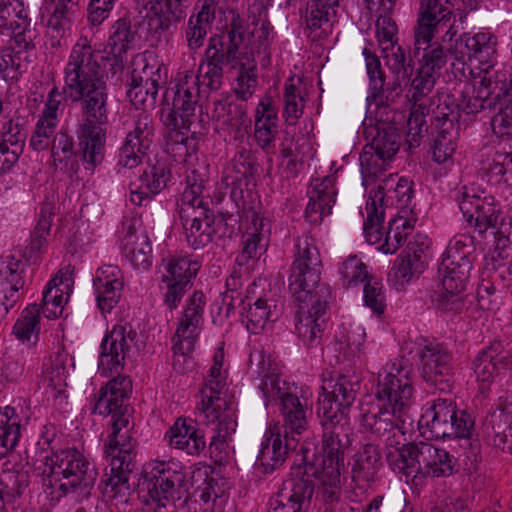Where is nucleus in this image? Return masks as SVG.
<instances>
[{"label":"nucleus","instance_id":"6","mask_svg":"<svg viewBox=\"0 0 512 512\" xmlns=\"http://www.w3.org/2000/svg\"><path fill=\"white\" fill-rule=\"evenodd\" d=\"M236 81L235 93L240 101L222 97L213 102L212 109L215 131L228 142H242L249 134L251 119L244 102L252 96L258 85L256 66H241Z\"/></svg>","mask_w":512,"mask_h":512},{"label":"nucleus","instance_id":"2","mask_svg":"<svg viewBox=\"0 0 512 512\" xmlns=\"http://www.w3.org/2000/svg\"><path fill=\"white\" fill-rule=\"evenodd\" d=\"M322 259L316 240L309 234L297 237L294 261L290 269L289 289L292 295L302 303H311L307 315L300 318L295 329L304 343L311 345L320 337L325 320L327 300L324 289L320 287Z\"/></svg>","mask_w":512,"mask_h":512},{"label":"nucleus","instance_id":"58","mask_svg":"<svg viewBox=\"0 0 512 512\" xmlns=\"http://www.w3.org/2000/svg\"><path fill=\"white\" fill-rule=\"evenodd\" d=\"M436 66H419L416 70V74L411 81V93L410 99L414 102V105H419L425 96H427L436 83Z\"/></svg>","mask_w":512,"mask_h":512},{"label":"nucleus","instance_id":"20","mask_svg":"<svg viewBox=\"0 0 512 512\" xmlns=\"http://www.w3.org/2000/svg\"><path fill=\"white\" fill-rule=\"evenodd\" d=\"M396 371L387 373L383 378L379 376L375 399L390 409L407 414L414 391L412 381L403 369Z\"/></svg>","mask_w":512,"mask_h":512},{"label":"nucleus","instance_id":"1","mask_svg":"<svg viewBox=\"0 0 512 512\" xmlns=\"http://www.w3.org/2000/svg\"><path fill=\"white\" fill-rule=\"evenodd\" d=\"M96 67L74 66L65 78L70 97L80 100L85 117L77 134L79 152L89 170H94L104 160L106 134L102 125L108 120L107 94Z\"/></svg>","mask_w":512,"mask_h":512},{"label":"nucleus","instance_id":"43","mask_svg":"<svg viewBox=\"0 0 512 512\" xmlns=\"http://www.w3.org/2000/svg\"><path fill=\"white\" fill-rule=\"evenodd\" d=\"M435 33H430L428 36L424 33H420V26L417 25L414 35V49L409 52V63H413L415 60L424 64H446L451 63L454 52L451 49L444 50L443 47L438 46L427 52L430 47V42Z\"/></svg>","mask_w":512,"mask_h":512},{"label":"nucleus","instance_id":"34","mask_svg":"<svg viewBox=\"0 0 512 512\" xmlns=\"http://www.w3.org/2000/svg\"><path fill=\"white\" fill-rule=\"evenodd\" d=\"M471 268L472 264L465 254L460 255L454 248L449 247L447 256L443 258L438 268L441 286L451 290L465 291Z\"/></svg>","mask_w":512,"mask_h":512},{"label":"nucleus","instance_id":"4","mask_svg":"<svg viewBox=\"0 0 512 512\" xmlns=\"http://www.w3.org/2000/svg\"><path fill=\"white\" fill-rule=\"evenodd\" d=\"M183 481V473L173 469L170 463L155 462L150 470L145 471L142 482L148 494L143 512H177V509L183 512H213L216 498H212L209 487L195 491L184 500L179 497L178 503L172 501L175 486Z\"/></svg>","mask_w":512,"mask_h":512},{"label":"nucleus","instance_id":"25","mask_svg":"<svg viewBox=\"0 0 512 512\" xmlns=\"http://www.w3.org/2000/svg\"><path fill=\"white\" fill-rule=\"evenodd\" d=\"M363 135L367 146L386 157H394L401 145V134L395 123L377 118H366Z\"/></svg>","mask_w":512,"mask_h":512},{"label":"nucleus","instance_id":"36","mask_svg":"<svg viewBox=\"0 0 512 512\" xmlns=\"http://www.w3.org/2000/svg\"><path fill=\"white\" fill-rule=\"evenodd\" d=\"M143 7L153 11L155 18L151 19L150 26L155 23V31L169 29L172 24L180 22L186 17L191 0H142Z\"/></svg>","mask_w":512,"mask_h":512},{"label":"nucleus","instance_id":"14","mask_svg":"<svg viewBox=\"0 0 512 512\" xmlns=\"http://www.w3.org/2000/svg\"><path fill=\"white\" fill-rule=\"evenodd\" d=\"M421 376L440 392H450L452 388V354L440 343L428 342L421 349Z\"/></svg>","mask_w":512,"mask_h":512},{"label":"nucleus","instance_id":"26","mask_svg":"<svg viewBox=\"0 0 512 512\" xmlns=\"http://www.w3.org/2000/svg\"><path fill=\"white\" fill-rule=\"evenodd\" d=\"M495 46L496 40L489 32H480L473 37L463 33L456 40L451 64H455V61L466 64V61L472 60H476L478 64L493 63V57L496 54Z\"/></svg>","mask_w":512,"mask_h":512},{"label":"nucleus","instance_id":"32","mask_svg":"<svg viewBox=\"0 0 512 512\" xmlns=\"http://www.w3.org/2000/svg\"><path fill=\"white\" fill-rule=\"evenodd\" d=\"M381 465L380 450L372 443L363 445L354 455L351 477L355 488L360 490V494H364L375 481Z\"/></svg>","mask_w":512,"mask_h":512},{"label":"nucleus","instance_id":"18","mask_svg":"<svg viewBox=\"0 0 512 512\" xmlns=\"http://www.w3.org/2000/svg\"><path fill=\"white\" fill-rule=\"evenodd\" d=\"M154 130L151 115L145 112L140 113L120 148L119 165L129 169L137 167L153 143Z\"/></svg>","mask_w":512,"mask_h":512},{"label":"nucleus","instance_id":"31","mask_svg":"<svg viewBox=\"0 0 512 512\" xmlns=\"http://www.w3.org/2000/svg\"><path fill=\"white\" fill-rule=\"evenodd\" d=\"M171 177L169 167L157 161L149 165L139 176L138 182L130 184V200L135 205H142L144 200L150 199L153 195L163 190Z\"/></svg>","mask_w":512,"mask_h":512},{"label":"nucleus","instance_id":"48","mask_svg":"<svg viewBox=\"0 0 512 512\" xmlns=\"http://www.w3.org/2000/svg\"><path fill=\"white\" fill-rule=\"evenodd\" d=\"M401 213L403 214L396 215L388 223L384 242L380 246L384 253H395L415 227L416 219L408 217L406 210Z\"/></svg>","mask_w":512,"mask_h":512},{"label":"nucleus","instance_id":"33","mask_svg":"<svg viewBox=\"0 0 512 512\" xmlns=\"http://www.w3.org/2000/svg\"><path fill=\"white\" fill-rule=\"evenodd\" d=\"M169 445L188 455H199L206 448L204 432L191 419L179 417L166 433Z\"/></svg>","mask_w":512,"mask_h":512},{"label":"nucleus","instance_id":"42","mask_svg":"<svg viewBox=\"0 0 512 512\" xmlns=\"http://www.w3.org/2000/svg\"><path fill=\"white\" fill-rule=\"evenodd\" d=\"M202 187L200 184L191 183V188L184 191L179 204L178 213L182 225L198 223H214L212 215L208 214V209L203 206V199L200 197Z\"/></svg>","mask_w":512,"mask_h":512},{"label":"nucleus","instance_id":"7","mask_svg":"<svg viewBox=\"0 0 512 512\" xmlns=\"http://www.w3.org/2000/svg\"><path fill=\"white\" fill-rule=\"evenodd\" d=\"M323 427L321 441V457L312 454L309 458V452L306 451L303 460L306 473L321 475L329 479L331 486H336L340 482L341 470L344 468V451L340 436H347L348 421L340 419H326L319 415Z\"/></svg>","mask_w":512,"mask_h":512},{"label":"nucleus","instance_id":"50","mask_svg":"<svg viewBox=\"0 0 512 512\" xmlns=\"http://www.w3.org/2000/svg\"><path fill=\"white\" fill-rule=\"evenodd\" d=\"M40 332V306L31 304L25 308L13 327V334L24 344L35 345Z\"/></svg>","mask_w":512,"mask_h":512},{"label":"nucleus","instance_id":"16","mask_svg":"<svg viewBox=\"0 0 512 512\" xmlns=\"http://www.w3.org/2000/svg\"><path fill=\"white\" fill-rule=\"evenodd\" d=\"M456 199L466 221L479 233L497 226L501 212L493 197H480L473 189L463 186L457 192Z\"/></svg>","mask_w":512,"mask_h":512},{"label":"nucleus","instance_id":"5","mask_svg":"<svg viewBox=\"0 0 512 512\" xmlns=\"http://www.w3.org/2000/svg\"><path fill=\"white\" fill-rule=\"evenodd\" d=\"M42 474L44 485L59 492L57 498L75 492L87 497L98 476L95 466L76 448L46 456Z\"/></svg>","mask_w":512,"mask_h":512},{"label":"nucleus","instance_id":"46","mask_svg":"<svg viewBox=\"0 0 512 512\" xmlns=\"http://www.w3.org/2000/svg\"><path fill=\"white\" fill-rule=\"evenodd\" d=\"M337 4L324 0H309L306 5L304 22L311 31L320 30L316 36L327 33L332 26V19L336 16Z\"/></svg>","mask_w":512,"mask_h":512},{"label":"nucleus","instance_id":"19","mask_svg":"<svg viewBox=\"0 0 512 512\" xmlns=\"http://www.w3.org/2000/svg\"><path fill=\"white\" fill-rule=\"evenodd\" d=\"M483 441L502 452H512V400L499 401L490 411L481 426Z\"/></svg>","mask_w":512,"mask_h":512},{"label":"nucleus","instance_id":"51","mask_svg":"<svg viewBox=\"0 0 512 512\" xmlns=\"http://www.w3.org/2000/svg\"><path fill=\"white\" fill-rule=\"evenodd\" d=\"M0 29H8L16 37L30 31V19L24 8L17 7L11 0L0 1Z\"/></svg>","mask_w":512,"mask_h":512},{"label":"nucleus","instance_id":"29","mask_svg":"<svg viewBox=\"0 0 512 512\" xmlns=\"http://www.w3.org/2000/svg\"><path fill=\"white\" fill-rule=\"evenodd\" d=\"M335 177L330 175L321 181L315 179L308 191L309 203L305 218L311 224H320L324 216L330 215L336 202Z\"/></svg>","mask_w":512,"mask_h":512},{"label":"nucleus","instance_id":"38","mask_svg":"<svg viewBox=\"0 0 512 512\" xmlns=\"http://www.w3.org/2000/svg\"><path fill=\"white\" fill-rule=\"evenodd\" d=\"M386 459L389 466L400 474L410 476L419 472L420 442L400 444L388 437Z\"/></svg>","mask_w":512,"mask_h":512},{"label":"nucleus","instance_id":"11","mask_svg":"<svg viewBox=\"0 0 512 512\" xmlns=\"http://www.w3.org/2000/svg\"><path fill=\"white\" fill-rule=\"evenodd\" d=\"M205 304L206 298L203 292L195 291L189 297L182 315L178 319L173 336V367L177 371L184 372L191 367L188 356L194 351L199 336Z\"/></svg>","mask_w":512,"mask_h":512},{"label":"nucleus","instance_id":"49","mask_svg":"<svg viewBox=\"0 0 512 512\" xmlns=\"http://www.w3.org/2000/svg\"><path fill=\"white\" fill-rule=\"evenodd\" d=\"M258 375L261 377L260 389L265 398V404L268 405L272 401L282 399L291 394L286 392L285 388L280 385V373L275 363L270 360H262L259 362Z\"/></svg>","mask_w":512,"mask_h":512},{"label":"nucleus","instance_id":"27","mask_svg":"<svg viewBox=\"0 0 512 512\" xmlns=\"http://www.w3.org/2000/svg\"><path fill=\"white\" fill-rule=\"evenodd\" d=\"M474 372L481 382H490L500 369L512 368V347L510 343L494 340L483 349L474 362Z\"/></svg>","mask_w":512,"mask_h":512},{"label":"nucleus","instance_id":"53","mask_svg":"<svg viewBox=\"0 0 512 512\" xmlns=\"http://www.w3.org/2000/svg\"><path fill=\"white\" fill-rule=\"evenodd\" d=\"M280 410L285 422V425L281 426L284 431L289 428L291 432L301 434L306 430L308 425L306 410L296 395H286L280 403Z\"/></svg>","mask_w":512,"mask_h":512},{"label":"nucleus","instance_id":"37","mask_svg":"<svg viewBox=\"0 0 512 512\" xmlns=\"http://www.w3.org/2000/svg\"><path fill=\"white\" fill-rule=\"evenodd\" d=\"M143 7L153 11L155 18L151 19L150 26L155 23V31L169 29L172 24L180 22L186 17L191 0H142Z\"/></svg>","mask_w":512,"mask_h":512},{"label":"nucleus","instance_id":"22","mask_svg":"<svg viewBox=\"0 0 512 512\" xmlns=\"http://www.w3.org/2000/svg\"><path fill=\"white\" fill-rule=\"evenodd\" d=\"M136 333L125 326H115L103 339L101 343V353L99 361V370L105 376L113 370L118 371L123 367L125 357L130 350Z\"/></svg>","mask_w":512,"mask_h":512},{"label":"nucleus","instance_id":"12","mask_svg":"<svg viewBox=\"0 0 512 512\" xmlns=\"http://www.w3.org/2000/svg\"><path fill=\"white\" fill-rule=\"evenodd\" d=\"M318 398V415L326 419L347 420L348 412L360 390V381L354 374H339L336 379L325 382Z\"/></svg>","mask_w":512,"mask_h":512},{"label":"nucleus","instance_id":"44","mask_svg":"<svg viewBox=\"0 0 512 512\" xmlns=\"http://www.w3.org/2000/svg\"><path fill=\"white\" fill-rule=\"evenodd\" d=\"M135 468L136 464L128 465L119 459H111L110 472L105 473L101 480L103 495L109 498L125 495L130 489L129 477Z\"/></svg>","mask_w":512,"mask_h":512},{"label":"nucleus","instance_id":"21","mask_svg":"<svg viewBox=\"0 0 512 512\" xmlns=\"http://www.w3.org/2000/svg\"><path fill=\"white\" fill-rule=\"evenodd\" d=\"M294 439L289 438L287 431L282 433L279 424L270 425L261 443L258 455L257 467L263 474L272 473L281 467L288 458L289 453L295 448Z\"/></svg>","mask_w":512,"mask_h":512},{"label":"nucleus","instance_id":"39","mask_svg":"<svg viewBox=\"0 0 512 512\" xmlns=\"http://www.w3.org/2000/svg\"><path fill=\"white\" fill-rule=\"evenodd\" d=\"M300 473V468H298V473L285 479L278 491L288 498L299 512H305L311 506L315 483L311 479L313 475L306 473L305 470L302 475Z\"/></svg>","mask_w":512,"mask_h":512},{"label":"nucleus","instance_id":"23","mask_svg":"<svg viewBox=\"0 0 512 512\" xmlns=\"http://www.w3.org/2000/svg\"><path fill=\"white\" fill-rule=\"evenodd\" d=\"M377 36L381 56L376 54L373 43L369 42L366 38H361L356 40L348 48V54L351 60L361 61L363 59L366 64H381L380 58H382L386 64H389L390 62H393V64H405V50L397 43L395 36Z\"/></svg>","mask_w":512,"mask_h":512},{"label":"nucleus","instance_id":"62","mask_svg":"<svg viewBox=\"0 0 512 512\" xmlns=\"http://www.w3.org/2000/svg\"><path fill=\"white\" fill-rule=\"evenodd\" d=\"M283 100L285 122L295 125L303 114L305 100L297 93V87L293 83H286Z\"/></svg>","mask_w":512,"mask_h":512},{"label":"nucleus","instance_id":"40","mask_svg":"<svg viewBox=\"0 0 512 512\" xmlns=\"http://www.w3.org/2000/svg\"><path fill=\"white\" fill-rule=\"evenodd\" d=\"M370 79L371 94L367 97L369 105L374 102L377 105L383 103L384 90L394 92L400 87L397 74L403 70V76L407 74L405 66H385L390 75L383 66H366Z\"/></svg>","mask_w":512,"mask_h":512},{"label":"nucleus","instance_id":"57","mask_svg":"<svg viewBox=\"0 0 512 512\" xmlns=\"http://www.w3.org/2000/svg\"><path fill=\"white\" fill-rule=\"evenodd\" d=\"M429 114V109L424 103L414 105L407 120L406 143L409 148L419 145V141L428 132L425 116Z\"/></svg>","mask_w":512,"mask_h":512},{"label":"nucleus","instance_id":"9","mask_svg":"<svg viewBox=\"0 0 512 512\" xmlns=\"http://www.w3.org/2000/svg\"><path fill=\"white\" fill-rule=\"evenodd\" d=\"M135 28H132L130 20L118 19L112 26L107 48L103 51L94 49L87 37H80L72 49L68 64H100L111 59L112 64L127 62L128 50L137 35Z\"/></svg>","mask_w":512,"mask_h":512},{"label":"nucleus","instance_id":"56","mask_svg":"<svg viewBox=\"0 0 512 512\" xmlns=\"http://www.w3.org/2000/svg\"><path fill=\"white\" fill-rule=\"evenodd\" d=\"M197 409L205 416L209 422H216L215 434L219 435L220 438H228L231 440L232 434L236 431L237 421L235 414L230 411L229 404L225 399V405L222 406L218 411H214L210 414L203 407V403H199Z\"/></svg>","mask_w":512,"mask_h":512},{"label":"nucleus","instance_id":"55","mask_svg":"<svg viewBox=\"0 0 512 512\" xmlns=\"http://www.w3.org/2000/svg\"><path fill=\"white\" fill-rule=\"evenodd\" d=\"M252 228H248L242 237V251L237 256L236 262L239 266L247 265L250 260L258 259L260 253V242L262 241V234L258 228V224L262 226V220L256 215L252 218Z\"/></svg>","mask_w":512,"mask_h":512},{"label":"nucleus","instance_id":"64","mask_svg":"<svg viewBox=\"0 0 512 512\" xmlns=\"http://www.w3.org/2000/svg\"><path fill=\"white\" fill-rule=\"evenodd\" d=\"M492 86L486 88L488 95L492 97L494 102L500 101V99L512 97V73L511 69H507L503 66L501 70L492 71Z\"/></svg>","mask_w":512,"mask_h":512},{"label":"nucleus","instance_id":"8","mask_svg":"<svg viewBox=\"0 0 512 512\" xmlns=\"http://www.w3.org/2000/svg\"><path fill=\"white\" fill-rule=\"evenodd\" d=\"M474 424L471 415L458 410L450 398H436L419 420V427L426 429L422 434L434 439H469Z\"/></svg>","mask_w":512,"mask_h":512},{"label":"nucleus","instance_id":"41","mask_svg":"<svg viewBox=\"0 0 512 512\" xmlns=\"http://www.w3.org/2000/svg\"><path fill=\"white\" fill-rule=\"evenodd\" d=\"M384 188L379 185L376 189L370 191L367 203V219L364 222V235L369 244H378L381 242L383 233L381 225L384 221Z\"/></svg>","mask_w":512,"mask_h":512},{"label":"nucleus","instance_id":"3","mask_svg":"<svg viewBox=\"0 0 512 512\" xmlns=\"http://www.w3.org/2000/svg\"><path fill=\"white\" fill-rule=\"evenodd\" d=\"M132 391V381L127 376H117L99 390L93 412L111 415V433L105 444L108 458L119 459L128 465L136 464V441L132 438L129 418L125 414L124 400Z\"/></svg>","mask_w":512,"mask_h":512},{"label":"nucleus","instance_id":"35","mask_svg":"<svg viewBox=\"0 0 512 512\" xmlns=\"http://www.w3.org/2000/svg\"><path fill=\"white\" fill-rule=\"evenodd\" d=\"M428 244L421 235L408 242L394 263V274L401 283L409 282L413 275L424 270L425 251Z\"/></svg>","mask_w":512,"mask_h":512},{"label":"nucleus","instance_id":"63","mask_svg":"<svg viewBox=\"0 0 512 512\" xmlns=\"http://www.w3.org/2000/svg\"><path fill=\"white\" fill-rule=\"evenodd\" d=\"M244 317L247 329L253 334H258L273 317V313L267 300L259 298L253 305H249Z\"/></svg>","mask_w":512,"mask_h":512},{"label":"nucleus","instance_id":"60","mask_svg":"<svg viewBox=\"0 0 512 512\" xmlns=\"http://www.w3.org/2000/svg\"><path fill=\"white\" fill-rule=\"evenodd\" d=\"M230 168L235 173L233 182L253 178L257 173L256 157L254 153L242 147L232 158Z\"/></svg>","mask_w":512,"mask_h":512},{"label":"nucleus","instance_id":"28","mask_svg":"<svg viewBox=\"0 0 512 512\" xmlns=\"http://www.w3.org/2000/svg\"><path fill=\"white\" fill-rule=\"evenodd\" d=\"M406 414L390 409L383 404L373 402L362 409L360 423L361 426L368 432L376 435L377 437H384L400 431L404 424V416Z\"/></svg>","mask_w":512,"mask_h":512},{"label":"nucleus","instance_id":"13","mask_svg":"<svg viewBox=\"0 0 512 512\" xmlns=\"http://www.w3.org/2000/svg\"><path fill=\"white\" fill-rule=\"evenodd\" d=\"M465 19L466 14L463 11L453 13L451 0L420 1L417 25L420 26V33L427 36L446 29L445 38L452 41L459 30L464 29Z\"/></svg>","mask_w":512,"mask_h":512},{"label":"nucleus","instance_id":"45","mask_svg":"<svg viewBox=\"0 0 512 512\" xmlns=\"http://www.w3.org/2000/svg\"><path fill=\"white\" fill-rule=\"evenodd\" d=\"M97 282L110 285V291L97 295V305L102 312H110L119 302L123 289L121 271L117 266H105L97 271Z\"/></svg>","mask_w":512,"mask_h":512},{"label":"nucleus","instance_id":"15","mask_svg":"<svg viewBox=\"0 0 512 512\" xmlns=\"http://www.w3.org/2000/svg\"><path fill=\"white\" fill-rule=\"evenodd\" d=\"M199 101V88L189 85L188 75L185 82L178 84L174 92L172 106L167 99L162 104L161 120L163 124L173 130L189 129L192 118L197 109L201 111Z\"/></svg>","mask_w":512,"mask_h":512},{"label":"nucleus","instance_id":"47","mask_svg":"<svg viewBox=\"0 0 512 512\" xmlns=\"http://www.w3.org/2000/svg\"><path fill=\"white\" fill-rule=\"evenodd\" d=\"M214 360V365L210 368L205 384L200 390V403H203L204 409L210 414L225 405V398L221 396L225 388V382L220 378L222 363L217 357Z\"/></svg>","mask_w":512,"mask_h":512},{"label":"nucleus","instance_id":"10","mask_svg":"<svg viewBox=\"0 0 512 512\" xmlns=\"http://www.w3.org/2000/svg\"><path fill=\"white\" fill-rule=\"evenodd\" d=\"M272 26L264 21L259 29L247 31L239 14H233L227 37L230 38L227 54L236 64L269 61V34Z\"/></svg>","mask_w":512,"mask_h":512},{"label":"nucleus","instance_id":"17","mask_svg":"<svg viewBox=\"0 0 512 512\" xmlns=\"http://www.w3.org/2000/svg\"><path fill=\"white\" fill-rule=\"evenodd\" d=\"M199 269L200 264L189 257L169 259L161 282L166 284L163 300L170 311L177 308L185 293L191 288L192 279L196 277Z\"/></svg>","mask_w":512,"mask_h":512},{"label":"nucleus","instance_id":"52","mask_svg":"<svg viewBox=\"0 0 512 512\" xmlns=\"http://www.w3.org/2000/svg\"><path fill=\"white\" fill-rule=\"evenodd\" d=\"M20 429V420L14 408L7 406L0 411V458L16 447Z\"/></svg>","mask_w":512,"mask_h":512},{"label":"nucleus","instance_id":"61","mask_svg":"<svg viewBox=\"0 0 512 512\" xmlns=\"http://www.w3.org/2000/svg\"><path fill=\"white\" fill-rule=\"evenodd\" d=\"M498 112L491 118L490 126L498 138L512 136V97L500 99Z\"/></svg>","mask_w":512,"mask_h":512},{"label":"nucleus","instance_id":"30","mask_svg":"<svg viewBox=\"0 0 512 512\" xmlns=\"http://www.w3.org/2000/svg\"><path fill=\"white\" fill-rule=\"evenodd\" d=\"M419 472L427 477H450L458 472L457 459L444 448L420 442Z\"/></svg>","mask_w":512,"mask_h":512},{"label":"nucleus","instance_id":"59","mask_svg":"<svg viewBox=\"0 0 512 512\" xmlns=\"http://www.w3.org/2000/svg\"><path fill=\"white\" fill-rule=\"evenodd\" d=\"M66 358L65 354H57L44 377V382L51 389L55 398L62 395L67 386L69 371L66 366Z\"/></svg>","mask_w":512,"mask_h":512},{"label":"nucleus","instance_id":"54","mask_svg":"<svg viewBox=\"0 0 512 512\" xmlns=\"http://www.w3.org/2000/svg\"><path fill=\"white\" fill-rule=\"evenodd\" d=\"M391 159L392 157H386L365 145L360 154L363 184L368 186L373 183L378 176L382 175L385 171L386 161Z\"/></svg>","mask_w":512,"mask_h":512},{"label":"nucleus","instance_id":"24","mask_svg":"<svg viewBox=\"0 0 512 512\" xmlns=\"http://www.w3.org/2000/svg\"><path fill=\"white\" fill-rule=\"evenodd\" d=\"M122 251L137 269L148 270L152 265V246L147 232L135 219L123 222Z\"/></svg>","mask_w":512,"mask_h":512}]
</instances>
